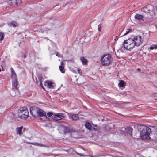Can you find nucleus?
<instances>
[{"instance_id": "1", "label": "nucleus", "mask_w": 157, "mask_h": 157, "mask_svg": "<svg viewBox=\"0 0 157 157\" xmlns=\"http://www.w3.org/2000/svg\"><path fill=\"white\" fill-rule=\"evenodd\" d=\"M138 129L142 140H149L150 139V134L151 130L149 128L144 125H141L138 126Z\"/></svg>"}, {"instance_id": "2", "label": "nucleus", "mask_w": 157, "mask_h": 157, "mask_svg": "<svg viewBox=\"0 0 157 157\" xmlns=\"http://www.w3.org/2000/svg\"><path fill=\"white\" fill-rule=\"evenodd\" d=\"M150 6L152 7V6H148L144 7L142 10L143 12L146 13V14L144 15V22L149 23L151 22L153 20V17L155 15V13L154 10L151 11L148 10Z\"/></svg>"}, {"instance_id": "3", "label": "nucleus", "mask_w": 157, "mask_h": 157, "mask_svg": "<svg viewBox=\"0 0 157 157\" xmlns=\"http://www.w3.org/2000/svg\"><path fill=\"white\" fill-rule=\"evenodd\" d=\"M100 61L103 66H108L112 63L113 59L110 55L105 54L101 57Z\"/></svg>"}, {"instance_id": "4", "label": "nucleus", "mask_w": 157, "mask_h": 157, "mask_svg": "<svg viewBox=\"0 0 157 157\" xmlns=\"http://www.w3.org/2000/svg\"><path fill=\"white\" fill-rule=\"evenodd\" d=\"M122 45L126 49L128 50L132 49L135 46L133 40L131 38L125 40Z\"/></svg>"}, {"instance_id": "5", "label": "nucleus", "mask_w": 157, "mask_h": 157, "mask_svg": "<svg viewBox=\"0 0 157 157\" xmlns=\"http://www.w3.org/2000/svg\"><path fill=\"white\" fill-rule=\"evenodd\" d=\"M18 115L22 119H26L29 116V112L27 108L26 107L21 108L19 110Z\"/></svg>"}, {"instance_id": "6", "label": "nucleus", "mask_w": 157, "mask_h": 157, "mask_svg": "<svg viewBox=\"0 0 157 157\" xmlns=\"http://www.w3.org/2000/svg\"><path fill=\"white\" fill-rule=\"evenodd\" d=\"M132 38L135 45L137 46H140L143 41V39L142 37L139 35L134 36Z\"/></svg>"}, {"instance_id": "7", "label": "nucleus", "mask_w": 157, "mask_h": 157, "mask_svg": "<svg viewBox=\"0 0 157 157\" xmlns=\"http://www.w3.org/2000/svg\"><path fill=\"white\" fill-rule=\"evenodd\" d=\"M93 125L94 127L92 128L91 124L88 122H86L85 124L86 128L89 130H91L93 128L94 130L96 131H98L99 130V127H98L97 125H94V124H93Z\"/></svg>"}, {"instance_id": "8", "label": "nucleus", "mask_w": 157, "mask_h": 157, "mask_svg": "<svg viewBox=\"0 0 157 157\" xmlns=\"http://www.w3.org/2000/svg\"><path fill=\"white\" fill-rule=\"evenodd\" d=\"M64 117V114L62 113H55L52 116V119L56 121L62 119Z\"/></svg>"}, {"instance_id": "9", "label": "nucleus", "mask_w": 157, "mask_h": 157, "mask_svg": "<svg viewBox=\"0 0 157 157\" xmlns=\"http://www.w3.org/2000/svg\"><path fill=\"white\" fill-rule=\"evenodd\" d=\"M39 109L37 107H31L30 108V112L31 114L34 117H38Z\"/></svg>"}, {"instance_id": "10", "label": "nucleus", "mask_w": 157, "mask_h": 157, "mask_svg": "<svg viewBox=\"0 0 157 157\" xmlns=\"http://www.w3.org/2000/svg\"><path fill=\"white\" fill-rule=\"evenodd\" d=\"M7 2L9 4L15 6L20 4L22 1L21 0H7Z\"/></svg>"}, {"instance_id": "11", "label": "nucleus", "mask_w": 157, "mask_h": 157, "mask_svg": "<svg viewBox=\"0 0 157 157\" xmlns=\"http://www.w3.org/2000/svg\"><path fill=\"white\" fill-rule=\"evenodd\" d=\"M38 113V117L39 116L40 117H44L43 119L42 118H40V119L41 120H45L46 119L47 116L46 115V113L42 109H39Z\"/></svg>"}, {"instance_id": "12", "label": "nucleus", "mask_w": 157, "mask_h": 157, "mask_svg": "<svg viewBox=\"0 0 157 157\" xmlns=\"http://www.w3.org/2000/svg\"><path fill=\"white\" fill-rule=\"evenodd\" d=\"M54 83H52L51 81H47L44 82V85L50 89L54 88Z\"/></svg>"}, {"instance_id": "13", "label": "nucleus", "mask_w": 157, "mask_h": 157, "mask_svg": "<svg viewBox=\"0 0 157 157\" xmlns=\"http://www.w3.org/2000/svg\"><path fill=\"white\" fill-rule=\"evenodd\" d=\"M11 73V78L12 80H17V77L16 74L14 70V69L11 67L10 68Z\"/></svg>"}, {"instance_id": "14", "label": "nucleus", "mask_w": 157, "mask_h": 157, "mask_svg": "<svg viewBox=\"0 0 157 157\" xmlns=\"http://www.w3.org/2000/svg\"><path fill=\"white\" fill-rule=\"evenodd\" d=\"M37 83L38 85H40L43 89L44 88L43 86L42 82L43 81L42 77L40 75H38L37 78H36Z\"/></svg>"}, {"instance_id": "15", "label": "nucleus", "mask_w": 157, "mask_h": 157, "mask_svg": "<svg viewBox=\"0 0 157 157\" xmlns=\"http://www.w3.org/2000/svg\"><path fill=\"white\" fill-rule=\"evenodd\" d=\"M79 132L77 131H73L72 130L71 132V136L75 138H78L79 137Z\"/></svg>"}, {"instance_id": "16", "label": "nucleus", "mask_w": 157, "mask_h": 157, "mask_svg": "<svg viewBox=\"0 0 157 157\" xmlns=\"http://www.w3.org/2000/svg\"><path fill=\"white\" fill-rule=\"evenodd\" d=\"M144 15H141L139 14H137L134 16V18L135 19L138 20H142L143 21L144 19Z\"/></svg>"}, {"instance_id": "17", "label": "nucleus", "mask_w": 157, "mask_h": 157, "mask_svg": "<svg viewBox=\"0 0 157 157\" xmlns=\"http://www.w3.org/2000/svg\"><path fill=\"white\" fill-rule=\"evenodd\" d=\"M65 64L63 63V61H61L60 62V65L59 66V67L61 72L63 73H64L65 72V70L64 69V67Z\"/></svg>"}, {"instance_id": "18", "label": "nucleus", "mask_w": 157, "mask_h": 157, "mask_svg": "<svg viewBox=\"0 0 157 157\" xmlns=\"http://www.w3.org/2000/svg\"><path fill=\"white\" fill-rule=\"evenodd\" d=\"M125 128V132L131 135H132V131L133 129L132 128L129 127H127Z\"/></svg>"}, {"instance_id": "19", "label": "nucleus", "mask_w": 157, "mask_h": 157, "mask_svg": "<svg viewBox=\"0 0 157 157\" xmlns=\"http://www.w3.org/2000/svg\"><path fill=\"white\" fill-rule=\"evenodd\" d=\"M12 85L13 87L17 89H18L17 86L18 85V82L17 80H12Z\"/></svg>"}, {"instance_id": "20", "label": "nucleus", "mask_w": 157, "mask_h": 157, "mask_svg": "<svg viewBox=\"0 0 157 157\" xmlns=\"http://www.w3.org/2000/svg\"><path fill=\"white\" fill-rule=\"evenodd\" d=\"M80 60L81 61L82 64L83 65H85L87 64V60L86 59L84 58V57H82L80 58Z\"/></svg>"}, {"instance_id": "21", "label": "nucleus", "mask_w": 157, "mask_h": 157, "mask_svg": "<svg viewBox=\"0 0 157 157\" xmlns=\"http://www.w3.org/2000/svg\"><path fill=\"white\" fill-rule=\"evenodd\" d=\"M72 130L70 129L69 128L67 127H64L63 132L65 134H66L68 133H71V132L72 131Z\"/></svg>"}, {"instance_id": "22", "label": "nucleus", "mask_w": 157, "mask_h": 157, "mask_svg": "<svg viewBox=\"0 0 157 157\" xmlns=\"http://www.w3.org/2000/svg\"><path fill=\"white\" fill-rule=\"evenodd\" d=\"M65 151L69 154H75L76 153V152L72 148H70L65 150Z\"/></svg>"}, {"instance_id": "23", "label": "nucleus", "mask_w": 157, "mask_h": 157, "mask_svg": "<svg viewBox=\"0 0 157 157\" xmlns=\"http://www.w3.org/2000/svg\"><path fill=\"white\" fill-rule=\"evenodd\" d=\"M126 85V83L124 81L122 80H121L119 83H118L119 86L121 87H125Z\"/></svg>"}, {"instance_id": "24", "label": "nucleus", "mask_w": 157, "mask_h": 157, "mask_svg": "<svg viewBox=\"0 0 157 157\" xmlns=\"http://www.w3.org/2000/svg\"><path fill=\"white\" fill-rule=\"evenodd\" d=\"M23 128V126L17 128L16 129L17 134H22V129Z\"/></svg>"}, {"instance_id": "25", "label": "nucleus", "mask_w": 157, "mask_h": 157, "mask_svg": "<svg viewBox=\"0 0 157 157\" xmlns=\"http://www.w3.org/2000/svg\"><path fill=\"white\" fill-rule=\"evenodd\" d=\"M18 25V23L15 21H12L10 23V26L14 27L17 26Z\"/></svg>"}, {"instance_id": "26", "label": "nucleus", "mask_w": 157, "mask_h": 157, "mask_svg": "<svg viewBox=\"0 0 157 157\" xmlns=\"http://www.w3.org/2000/svg\"><path fill=\"white\" fill-rule=\"evenodd\" d=\"M153 49L157 50V45H153L148 49V50L149 51H150V50Z\"/></svg>"}, {"instance_id": "27", "label": "nucleus", "mask_w": 157, "mask_h": 157, "mask_svg": "<svg viewBox=\"0 0 157 157\" xmlns=\"http://www.w3.org/2000/svg\"><path fill=\"white\" fill-rule=\"evenodd\" d=\"M71 118L73 120H77L78 119L79 117L77 114H74L72 115Z\"/></svg>"}, {"instance_id": "28", "label": "nucleus", "mask_w": 157, "mask_h": 157, "mask_svg": "<svg viewBox=\"0 0 157 157\" xmlns=\"http://www.w3.org/2000/svg\"><path fill=\"white\" fill-rule=\"evenodd\" d=\"M4 35L3 33L2 32H0V41L2 40L4 38Z\"/></svg>"}, {"instance_id": "29", "label": "nucleus", "mask_w": 157, "mask_h": 157, "mask_svg": "<svg viewBox=\"0 0 157 157\" xmlns=\"http://www.w3.org/2000/svg\"><path fill=\"white\" fill-rule=\"evenodd\" d=\"M102 25L101 24H100L98 25V31L99 32H101V27Z\"/></svg>"}, {"instance_id": "30", "label": "nucleus", "mask_w": 157, "mask_h": 157, "mask_svg": "<svg viewBox=\"0 0 157 157\" xmlns=\"http://www.w3.org/2000/svg\"><path fill=\"white\" fill-rule=\"evenodd\" d=\"M33 144L37 146H41L42 147L44 146V145L42 144L38 143H34L33 144Z\"/></svg>"}, {"instance_id": "31", "label": "nucleus", "mask_w": 157, "mask_h": 157, "mask_svg": "<svg viewBox=\"0 0 157 157\" xmlns=\"http://www.w3.org/2000/svg\"><path fill=\"white\" fill-rule=\"evenodd\" d=\"M53 115V113L52 112H49L47 113V115L48 117H50Z\"/></svg>"}, {"instance_id": "32", "label": "nucleus", "mask_w": 157, "mask_h": 157, "mask_svg": "<svg viewBox=\"0 0 157 157\" xmlns=\"http://www.w3.org/2000/svg\"><path fill=\"white\" fill-rule=\"evenodd\" d=\"M130 30H131L129 29H127V31L126 32V33L123 35L121 36H124V35H127V34H128L129 33V32H130Z\"/></svg>"}, {"instance_id": "33", "label": "nucleus", "mask_w": 157, "mask_h": 157, "mask_svg": "<svg viewBox=\"0 0 157 157\" xmlns=\"http://www.w3.org/2000/svg\"><path fill=\"white\" fill-rule=\"evenodd\" d=\"M154 139L157 140V131L156 132L154 136Z\"/></svg>"}, {"instance_id": "34", "label": "nucleus", "mask_w": 157, "mask_h": 157, "mask_svg": "<svg viewBox=\"0 0 157 157\" xmlns=\"http://www.w3.org/2000/svg\"><path fill=\"white\" fill-rule=\"evenodd\" d=\"M55 54L56 55V56L58 57H60L61 56V55L57 52H55Z\"/></svg>"}, {"instance_id": "35", "label": "nucleus", "mask_w": 157, "mask_h": 157, "mask_svg": "<svg viewBox=\"0 0 157 157\" xmlns=\"http://www.w3.org/2000/svg\"><path fill=\"white\" fill-rule=\"evenodd\" d=\"M77 71L78 72V73H79V74L80 75H81L82 73V71L81 70V69L80 68H78V69H77Z\"/></svg>"}, {"instance_id": "36", "label": "nucleus", "mask_w": 157, "mask_h": 157, "mask_svg": "<svg viewBox=\"0 0 157 157\" xmlns=\"http://www.w3.org/2000/svg\"><path fill=\"white\" fill-rule=\"evenodd\" d=\"M76 154H77L78 155H80V156H82L83 155L82 154H80V153H78L77 152H76Z\"/></svg>"}, {"instance_id": "37", "label": "nucleus", "mask_w": 157, "mask_h": 157, "mask_svg": "<svg viewBox=\"0 0 157 157\" xmlns=\"http://www.w3.org/2000/svg\"><path fill=\"white\" fill-rule=\"evenodd\" d=\"M118 40V38L117 36H116L115 37V38L114 39V40Z\"/></svg>"}, {"instance_id": "38", "label": "nucleus", "mask_w": 157, "mask_h": 157, "mask_svg": "<svg viewBox=\"0 0 157 157\" xmlns=\"http://www.w3.org/2000/svg\"><path fill=\"white\" fill-rule=\"evenodd\" d=\"M137 70H138L139 71H140L141 70L140 69L138 68L137 69Z\"/></svg>"}]
</instances>
